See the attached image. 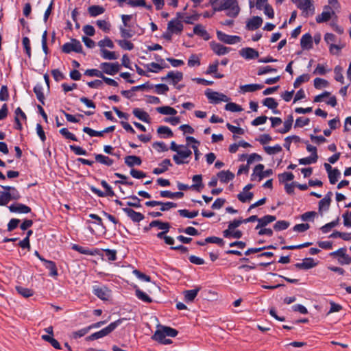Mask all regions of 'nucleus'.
<instances>
[{"label":"nucleus","mask_w":351,"mask_h":351,"mask_svg":"<svg viewBox=\"0 0 351 351\" xmlns=\"http://www.w3.org/2000/svg\"><path fill=\"white\" fill-rule=\"evenodd\" d=\"M226 11V15L230 17H237L240 12V8L237 0H221L215 12Z\"/></svg>","instance_id":"1"},{"label":"nucleus","mask_w":351,"mask_h":351,"mask_svg":"<svg viewBox=\"0 0 351 351\" xmlns=\"http://www.w3.org/2000/svg\"><path fill=\"white\" fill-rule=\"evenodd\" d=\"M123 320H125V318L117 319V321L110 323L108 326L101 329L99 331L93 333L86 338L87 341H93L95 339H98L102 338L104 337L107 336L110 332H112L115 328L119 326Z\"/></svg>","instance_id":"2"},{"label":"nucleus","mask_w":351,"mask_h":351,"mask_svg":"<svg viewBox=\"0 0 351 351\" xmlns=\"http://www.w3.org/2000/svg\"><path fill=\"white\" fill-rule=\"evenodd\" d=\"M178 333V332L176 329L171 327L158 326V328L155 331L152 339L161 343L166 336L175 337L177 336Z\"/></svg>","instance_id":"3"},{"label":"nucleus","mask_w":351,"mask_h":351,"mask_svg":"<svg viewBox=\"0 0 351 351\" xmlns=\"http://www.w3.org/2000/svg\"><path fill=\"white\" fill-rule=\"evenodd\" d=\"M302 10L303 16L308 17L314 14L315 8L312 0H291Z\"/></svg>","instance_id":"4"},{"label":"nucleus","mask_w":351,"mask_h":351,"mask_svg":"<svg viewBox=\"0 0 351 351\" xmlns=\"http://www.w3.org/2000/svg\"><path fill=\"white\" fill-rule=\"evenodd\" d=\"M192 155V152L186 147H182L178 153L173 156V160L177 165L188 163V158Z\"/></svg>","instance_id":"5"},{"label":"nucleus","mask_w":351,"mask_h":351,"mask_svg":"<svg viewBox=\"0 0 351 351\" xmlns=\"http://www.w3.org/2000/svg\"><path fill=\"white\" fill-rule=\"evenodd\" d=\"M205 95L210 101L213 104H219L221 101L228 102L230 100V98L226 95L219 92L212 91L210 89H208L205 92Z\"/></svg>","instance_id":"6"},{"label":"nucleus","mask_w":351,"mask_h":351,"mask_svg":"<svg viewBox=\"0 0 351 351\" xmlns=\"http://www.w3.org/2000/svg\"><path fill=\"white\" fill-rule=\"evenodd\" d=\"M99 68L103 73L114 75L119 71L121 66L118 62H102L100 64Z\"/></svg>","instance_id":"7"},{"label":"nucleus","mask_w":351,"mask_h":351,"mask_svg":"<svg viewBox=\"0 0 351 351\" xmlns=\"http://www.w3.org/2000/svg\"><path fill=\"white\" fill-rule=\"evenodd\" d=\"M62 49V51L66 53H69L71 51L77 53L82 52V46L80 42L76 39H72L71 42L64 43Z\"/></svg>","instance_id":"8"},{"label":"nucleus","mask_w":351,"mask_h":351,"mask_svg":"<svg viewBox=\"0 0 351 351\" xmlns=\"http://www.w3.org/2000/svg\"><path fill=\"white\" fill-rule=\"evenodd\" d=\"M93 293L102 300H108L110 297L111 291L106 286L95 285L93 287Z\"/></svg>","instance_id":"9"},{"label":"nucleus","mask_w":351,"mask_h":351,"mask_svg":"<svg viewBox=\"0 0 351 351\" xmlns=\"http://www.w3.org/2000/svg\"><path fill=\"white\" fill-rule=\"evenodd\" d=\"M217 36L220 41L229 45L236 44L241 40V37L238 36L228 35L221 31H217Z\"/></svg>","instance_id":"10"},{"label":"nucleus","mask_w":351,"mask_h":351,"mask_svg":"<svg viewBox=\"0 0 351 351\" xmlns=\"http://www.w3.org/2000/svg\"><path fill=\"white\" fill-rule=\"evenodd\" d=\"M183 23L180 19H171L167 24V29L171 32H173L175 34L179 35L183 31Z\"/></svg>","instance_id":"11"},{"label":"nucleus","mask_w":351,"mask_h":351,"mask_svg":"<svg viewBox=\"0 0 351 351\" xmlns=\"http://www.w3.org/2000/svg\"><path fill=\"white\" fill-rule=\"evenodd\" d=\"M335 14V11L331 10V8L330 6H325L324 8V11L316 16V22L318 23L327 22Z\"/></svg>","instance_id":"12"},{"label":"nucleus","mask_w":351,"mask_h":351,"mask_svg":"<svg viewBox=\"0 0 351 351\" xmlns=\"http://www.w3.org/2000/svg\"><path fill=\"white\" fill-rule=\"evenodd\" d=\"M239 53L246 60L256 59L259 56L258 52L254 49L250 47L243 48L240 50Z\"/></svg>","instance_id":"13"},{"label":"nucleus","mask_w":351,"mask_h":351,"mask_svg":"<svg viewBox=\"0 0 351 351\" xmlns=\"http://www.w3.org/2000/svg\"><path fill=\"white\" fill-rule=\"evenodd\" d=\"M211 49L218 56H223L228 53L231 49L215 42L210 43Z\"/></svg>","instance_id":"14"},{"label":"nucleus","mask_w":351,"mask_h":351,"mask_svg":"<svg viewBox=\"0 0 351 351\" xmlns=\"http://www.w3.org/2000/svg\"><path fill=\"white\" fill-rule=\"evenodd\" d=\"M156 227L158 229L161 230H169L170 224L168 222H163L160 220H154L149 224L148 226L145 227L144 230L145 231L149 230L152 228Z\"/></svg>","instance_id":"15"},{"label":"nucleus","mask_w":351,"mask_h":351,"mask_svg":"<svg viewBox=\"0 0 351 351\" xmlns=\"http://www.w3.org/2000/svg\"><path fill=\"white\" fill-rule=\"evenodd\" d=\"M183 78V73L180 71H170L165 77H162V80H171V83L175 86Z\"/></svg>","instance_id":"16"},{"label":"nucleus","mask_w":351,"mask_h":351,"mask_svg":"<svg viewBox=\"0 0 351 351\" xmlns=\"http://www.w3.org/2000/svg\"><path fill=\"white\" fill-rule=\"evenodd\" d=\"M123 211L134 221L139 222L144 219V215L130 208H123Z\"/></svg>","instance_id":"17"},{"label":"nucleus","mask_w":351,"mask_h":351,"mask_svg":"<svg viewBox=\"0 0 351 351\" xmlns=\"http://www.w3.org/2000/svg\"><path fill=\"white\" fill-rule=\"evenodd\" d=\"M9 210L12 213H28L31 211V208L23 204H12L9 206Z\"/></svg>","instance_id":"18"},{"label":"nucleus","mask_w":351,"mask_h":351,"mask_svg":"<svg viewBox=\"0 0 351 351\" xmlns=\"http://www.w3.org/2000/svg\"><path fill=\"white\" fill-rule=\"evenodd\" d=\"M171 163L169 159L163 160L158 165V167L154 169L153 173L156 175H159L167 171Z\"/></svg>","instance_id":"19"},{"label":"nucleus","mask_w":351,"mask_h":351,"mask_svg":"<svg viewBox=\"0 0 351 351\" xmlns=\"http://www.w3.org/2000/svg\"><path fill=\"white\" fill-rule=\"evenodd\" d=\"M193 33L202 37L205 40L210 39L209 34L206 30L205 27L201 24H197L193 27Z\"/></svg>","instance_id":"20"},{"label":"nucleus","mask_w":351,"mask_h":351,"mask_svg":"<svg viewBox=\"0 0 351 351\" xmlns=\"http://www.w3.org/2000/svg\"><path fill=\"white\" fill-rule=\"evenodd\" d=\"M301 47L303 49H310L313 47L312 36L307 33L304 34L300 40Z\"/></svg>","instance_id":"21"},{"label":"nucleus","mask_w":351,"mask_h":351,"mask_svg":"<svg viewBox=\"0 0 351 351\" xmlns=\"http://www.w3.org/2000/svg\"><path fill=\"white\" fill-rule=\"evenodd\" d=\"M316 265L314 260L311 258H304L302 263H298L295 266L298 269H308L314 267Z\"/></svg>","instance_id":"22"},{"label":"nucleus","mask_w":351,"mask_h":351,"mask_svg":"<svg viewBox=\"0 0 351 351\" xmlns=\"http://www.w3.org/2000/svg\"><path fill=\"white\" fill-rule=\"evenodd\" d=\"M220 182L222 183H228L234 178V174L230 171H221L217 173Z\"/></svg>","instance_id":"23"},{"label":"nucleus","mask_w":351,"mask_h":351,"mask_svg":"<svg viewBox=\"0 0 351 351\" xmlns=\"http://www.w3.org/2000/svg\"><path fill=\"white\" fill-rule=\"evenodd\" d=\"M263 23V20L259 16H254L247 23V29L250 30H255L258 29Z\"/></svg>","instance_id":"24"},{"label":"nucleus","mask_w":351,"mask_h":351,"mask_svg":"<svg viewBox=\"0 0 351 351\" xmlns=\"http://www.w3.org/2000/svg\"><path fill=\"white\" fill-rule=\"evenodd\" d=\"M125 163L129 167H132L134 165L139 166L142 163L140 157L136 156H128L125 158Z\"/></svg>","instance_id":"25"},{"label":"nucleus","mask_w":351,"mask_h":351,"mask_svg":"<svg viewBox=\"0 0 351 351\" xmlns=\"http://www.w3.org/2000/svg\"><path fill=\"white\" fill-rule=\"evenodd\" d=\"M134 115L142 121L149 123V115L148 113L140 108H134L133 110Z\"/></svg>","instance_id":"26"},{"label":"nucleus","mask_w":351,"mask_h":351,"mask_svg":"<svg viewBox=\"0 0 351 351\" xmlns=\"http://www.w3.org/2000/svg\"><path fill=\"white\" fill-rule=\"evenodd\" d=\"M276 220V217L273 215H265L263 217H261L258 219V225L256 226V229H259L261 228H263L267 224L274 221Z\"/></svg>","instance_id":"27"},{"label":"nucleus","mask_w":351,"mask_h":351,"mask_svg":"<svg viewBox=\"0 0 351 351\" xmlns=\"http://www.w3.org/2000/svg\"><path fill=\"white\" fill-rule=\"evenodd\" d=\"M331 195L332 193L328 192V194L325 196V197H324L319 202V211H322V210H326L328 209L331 202Z\"/></svg>","instance_id":"28"},{"label":"nucleus","mask_w":351,"mask_h":351,"mask_svg":"<svg viewBox=\"0 0 351 351\" xmlns=\"http://www.w3.org/2000/svg\"><path fill=\"white\" fill-rule=\"evenodd\" d=\"M263 88V86L258 84H250L242 85L240 86V90L242 93L254 92L258 90H261Z\"/></svg>","instance_id":"29"},{"label":"nucleus","mask_w":351,"mask_h":351,"mask_svg":"<svg viewBox=\"0 0 351 351\" xmlns=\"http://www.w3.org/2000/svg\"><path fill=\"white\" fill-rule=\"evenodd\" d=\"M41 261L45 263L46 268L49 270V275L51 276L54 277L58 276V271L54 262L46 259H41Z\"/></svg>","instance_id":"30"},{"label":"nucleus","mask_w":351,"mask_h":351,"mask_svg":"<svg viewBox=\"0 0 351 351\" xmlns=\"http://www.w3.org/2000/svg\"><path fill=\"white\" fill-rule=\"evenodd\" d=\"M88 14L92 17H95L102 14L105 12V9L100 5H91L88 8Z\"/></svg>","instance_id":"31"},{"label":"nucleus","mask_w":351,"mask_h":351,"mask_svg":"<svg viewBox=\"0 0 351 351\" xmlns=\"http://www.w3.org/2000/svg\"><path fill=\"white\" fill-rule=\"evenodd\" d=\"M243 223V221L242 219H235L233 221H231L228 225V228L223 232V237H228V235L231 234L230 230H234L236 228L239 227Z\"/></svg>","instance_id":"32"},{"label":"nucleus","mask_w":351,"mask_h":351,"mask_svg":"<svg viewBox=\"0 0 351 351\" xmlns=\"http://www.w3.org/2000/svg\"><path fill=\"white\" fill-rule=\"evenodd\" d=\"M218 66H219L218 61H216L213 64H210L208 66V69L206 71V75H210V74L214 73L215 74V77H216V78H222V77H223V75L217 73V71L218 70Z\"/></svg>","instance_id":"33"},{"label":"nucleus","mask_w":351,"mask_h":351,"mask_svg":"<svg viewBox=\"0 0 351 351\" xmlns=\"http://www.w3.org/2000/svg\"><path fill=\"white\" fill-rule=\"evenodd\" d=\"M101 56L105 60H117L119 55L114 51H110L107 49H100Z\"/></svg>","instance_id":"34"},{"label":"nucleus","mask_w":351,"mask_h":351,"mask_svg":"<svg viewBox=\"0 0 351 351\" xmlns=\"http://www.w3.org/2000/svg\"><path fill=\"white\" fill-rule=\"evenodd\" d=\"M95 158L96 162L106 166H111L114 162L112 159L102 154H95Z\"/></svg>","instance_id":"35"},{"label":"nucleus","mask_w":351,"mask_h":351,"mask_svg":"<svg viewBox=\"0 0 351 351\" xmlns=\"http://www.w3.org/2000/svg\"><path fill=\"white\" fill-rule=\"evenodd\" d=\"M200 288H197L191 290H186L184 292V299L186 302H193L197 296Z\"/></svg>","instance_id":"36"},{"label":"nucleus","mask_w":351,"mask_h":351,"mask_svg":"<svg viewBox=\"0 0 351 351\" xmlns=\"http://www.w3.org/2000/svg\"><path fill=\"white\" fill-rule=\"evenodd\" d=\"M160 195L162 197L167 198H182L184 196V193L182 192H171L169 191H162L160 192Z\"/></svg>","instance_id":"37"},{"label":"nucleus","mask_w":351,"mask_h":351,"mask_svg":"<svg viewBox=\"0 0 351 351\" xmlns=\"http://www.w3.org/2000/svg\"><path fill=\"white\" fill-rule=\"evenodd\" d=\"M253 196V193L243 190L237 195V198L241 202H248L252 199Z\"/></svg>","instance_id":"38"},{"label":"nucleus","mask_w":351,"mask_h":351,"mask_svg":"<svg viewBox=\"0 0 351 351\" xmlns=\"http://www.w3.org/2000/svg\"><path fill=\"white\" fill-rule=\"evenodd\" d=\"M34 92L35 93L38 100L42 103V104H45V95L43 93V88L41 84H36L34 88Z\"/></svg>","instance_id":"39"},{"label":"nucleus","mask_w":351,"mask_h":351,"mask_svg":"<svg viewBox=\"0 0 351 351\" xmlns=\"http://www.w3.org/2000/svg\"><path fill=\"white\" fill-rule=\"evenodd\" d=\"M16 290L18 292V293H19L20 295H21L23 297H24L25 298L31 297L34 294V291L32 289H28V288H26L24 287H21V286H16Z\"/></svg>","instance_id":"40"},{"label":"nucleus","mask_w":351,"mask_h":351,"mask_svg":"<svg viewBox=\"0 0 351 351\" xmlns=\"http://www.w3.org/2000/svg\"><path fill=\"white\" fill-rule=\"evenodd\" d=\"M158 112L162 114L175 115L177 114L176 110L170 106H161L156 108Z\"/></svg>","instance_id":"41"},{"label":"nucleus","mask_w":351,"mask_h":351,"mask_svg":"<svg viewBox=\"0 0 351 351\" xmlns=\"http://www.w3.org/2000/svg\"><path fill=\"white\" fill-rule=\"evenodd\" d=\"M98 46L100 47V49H106L105 47L113 49L114 47L113 42L108 37L99 40Z\"/></svg>","instance_id":"42"},{"label":"nucleus","mask_w":351,"mask_h":351,"mask_svg":"<svg viewBox=\"0 0 351 351\" xmlns=\"http://www.w3.org/2000/svg\"><path fill=\"white\" fill-rule=\"evenodd\" d=\"M88 332H89V329L87 326V327L82 328L79 330L72 332L70 335V337L72 339H77L78 338L84 337Z\"/></svg>","instance_id":"43"},{"label":"nucleus","mask_w":351,"mask_h":351,"mask_svg":"<svg viewBox=\"0 0 351 351\" xmlns=\"http://www.w3.org/2000/svg\"><path fill=\"white\" fill-rule=\"evenodd\" d=\"M310 80V76L308 74H303L298 77L294 83L293 86L294 88L299 87L302 83L306 82Z\"/></svg>","instance_id":"44"},{"label":"nucleus","mask_w":351,"mask_h":351,"mask_svg":"<svg viewBox=\"0 0 351 351\" xmlns=\"http://www.w3.org/2000/svg\"><path fill=\"white\" fill-rule=\"evenodd\" d=\"M317 158H318V156L317 155H315V154H314V156L311 155V156H310L308 157L300 158L299 160V163L300 165H304L313 164V163H315V162H317Z\"/></svg>","instance_id":"45"},{"label":"nucleus","mask_w":351,"mask_h":351,"mask_svg":"<svg viewBox=\"0 0 351 351\" xmlns=\"http://www.w3.org/2000/svg\"><path fill=\"white\" fill-rule=\"evenodd\" d=\"M178 213L180 216H182L183 217L189 218V219H193V218L197 217L199 213L197 210H194V211L190 212L186 209L179 210Z\"/></svg>","instance_id":"46"},{"label":"nucleus","mask_w":351,"mask_h":351,"mask_svg":"<svg viewBox=\"0 0 351 351\" xmlns=\"http://www.w3.org/2000/svg\"><path fill=\"white\" fill-rule=\"evenodd\" d=\"M343 69L340 66H336L334 69L335 79L337 81L343 84L344 77L342 74Z\"/></svg>","instance_id":"47"},{"label":"nucleus","mask_w":351,"mask_h":351,"mask_svg":"<svg viewBox=\"0 0 351 351\" xmlns=\"http://www.w3.org/2000/svg\"><path fill=\"white\" fill-rule=\"evenodd\" d=\"M96 23L98 27L105 32H108L110 29V23L106 20H97Z\"/></svg>","instance_id":"48"},{"label":"nucleus","mask_w":351,"mask_h":351,"mask_svg":"<svg viewBox=\"0 0 351 351\" xmlns=\"http://www.w3.org/2000/svg\"><path fill=\"white\" fill-rule=\"evenodd\" d=\"M265 151L269 155L278 154L282 151V147L280 145L274 146H267L264 147Z\"/></svg>","instance_id":"49"},{"label":"nucleus","mask_w":351,"mask_h":351,"mask_svg":"<svg viewBox=\"0 0 351 351\" xmlns=\"http://www.w3.org/2000/svg\"><path fill=\"white\" fill-rule=\"evenodd\" d=\"M290 226V223L289 221L281 220L278 221L274 226V230L276 231H280L286 230Z\"/></svg>","instance_id":"50"},{"label":"nucleus","mask_w":351,"mask_h":351,"mask_svg":"<svg viewBox=\"0 0 351 351\" xmlns=\"http://www.w3.org/2000/svg\"><path fill=\"white\" fill-rule=\"evenodd\" d=\"M263 105L267 106L268 108L274 110L278 107V103L272 97H267L263 100Z\"/></svg>","instance_id":"51"},{"label":"nucleus","mask_w":351,"mask_h":351,"mask_svg":"<svg viewBox=\"0 0 351 351\" xmlns=\"http://www.w3.org/2000/svg\"><path fill=\"white\" fill-rule=\"evenodd\" d=\"M340 171L337 169H334L332 172H329L328 178L330 184H335L340 176Z\"/></svg>","instance_id":"52"},{"label":"nucleus","mask_w":351,"mask_h":351,"mask_svg":"<svg viewBox=\"0 0 351 351\" xmlns=\"http://www.w3.org/2000/svg\"><path fill=\"white\" fill-rule=\"evenodd\" d=\"M292 123H293V117L290 116L289 118L284 122L283 128L279 130L278 132L281 134H285V133L288 132L291 128Z\"/></svg>","instance_id":"53"},{"label":"nucleus","mask_w":351,"mask_h":351,"mask_svg":"<svg viewBox=\"0 0 351 351\" xmlns=\"http://www.w3.org/2000/svg\"><path fill=\"white\" fill-rule=\"evenodd\" d=\"M328 86V82L324 79L317 77L314 80V86L317 89H321Z\"/></svg>","instance_id":"54"},{"label":"nucleus","mask_w":351,"mask_h":351,"mask_svg":"<svg viewBox=\"0 0 351 351\" xmlns=\"http://www.w3.org/2000/svg\"><path fill=\"white\" fill-rule=\"evenodd\" d=\"M7 193V195H8V200L9 202L11 200V199H13V200H18L20 199L21 197V195L19 193V192L17 191V189L14 187H13L10 192H6Z\"/></svg>","instance_id":"55"},{"label":"nucleus","mask_w":351,"mask_h":351,"mask_svg":"<svg viewBox=\"0 0 351 351\" xmlns=\"http://www.w3.org/2000/svg\"><path fill=\"white\" fill-rule=\"evenodd\" d=\"M339 224V219H337L335 221H332L330 223H328L323 226L321 228V230L323 233H327L332 228L337 226Z\"/></svg>","instance_id":"56"},{"label":"nucleus","mask_w":351,"mask_h":351,"mask_svg":"<svg viewBox=\"0 0 351 351\" xmlns=\"http://www.w3.org/2000/svg\"><path fill=\"white\" fill-rule=\"evenodd\" d=\"M135 292L136 297L139 300L145 302H151L152 301V299L145 292L142 291L139 289H136Z\"/></svg>","instance_id":"57"},{"label":"nucleus","mask_w":351,"mask_h":351,"mask_svg":"<svg viewBox=\"0 0 351 351\" xmlns=\"http://www.w3.org/2000/svg\"><path fill=\"white\" fill-rule=\"evenodd\" d=\"M85 75L90 77H97L99 78H102V77H104L102 71L95 69H87L85 71Z\"/></svg>","instance_id":"58"},{"label":"nucleus","mask_w":351,"mask_h":351,"mask_svg":"<svg viewBox=\"0 0 351 351\" xmlns=\"http://www.w3.org/2000/svg\"><path fill=\"white\" fill-rule=\"evenodd\" d=\"M117 42L123 49L132 50L134 48V45L130 41L126 40H118Z\"/></svg>","instance_id":"59"},{"label":"nucleus","mask_w":351,"mask_h":351,"mask_svg":"<svg viewBox=\"0 0 351 351\" xmlns=\"http://www.w3.org/2000/svg\"><path fill=\"white\" fill-rule=\"evenodd\" d=\"M60 133L66 139L77 141L76 136L73 133L70 132L66 128L60 129Z\"/></svg>","instance_id":"60"},{"label":"nucleus","mask_w":351,"mask_h":351,"mask_svg":"<svg viewBox=\"0 0 351 351\" xmlns=\"http://www.w3.org/2000/svg\"><path fill=\"white\" fill-rule=\"evenodd\" d=\"M225 109L230 112H241L243 110L239 105L232 102L228 103L225 106Z\"/></svg>","instance_id":"61"},{"label":"nucleus","mask_w":351,"mask_h":351,"mask_svg":"<svg viewBox=\"0 0 351 351\" xmlns=\"http://www.w3.org/2000/svg\"><path fill=\"white\" fill-rule=\"evenodd\" d=\"M263 170H264V165L262 164L257 165L254 169L252 176V180L254 179L256 176H258L259 178V180H261V176L263 174Z\"/></svg>","instance_id":"62"},{"label":"nucleus","mask_w":351,"mask_h":351,"mask_svg":"<svg viewBox=\"0 0 351 351\" xmlns=\"http://www.w3.org/2000/svg\"><path fill=\"white\" fill-rule=\"evenodd\" d=\"M157 132L158 134H165L168 137H171L173 135L171 130L167 126H160L157 129Z\"/></svg>","instance_id":"63"},{"label":"nucleus","mask_w":351,"mask_h":351,"mask_svg":"<svg viewBox=\"0 0 351 351\" xmlns=\"http://www.w3.org/2000/svg\"><path fill=\"white\" fill-rule=\"evenodd\" d=\"M169 91V87L164 84H158L155 85V92L158 95L165 94Z\"/></svg>","instance_id":"64"}]
</instances>
